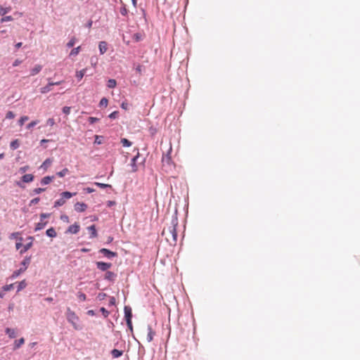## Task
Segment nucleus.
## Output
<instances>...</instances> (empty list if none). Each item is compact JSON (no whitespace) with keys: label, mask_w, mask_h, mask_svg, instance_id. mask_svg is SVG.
I'll return each instance as SVG.
<instances>
[{"label":"nucleus","mask_w":360,"mask_h":360,"mask_svg":"<svg viewBox=\"0 0 360 360\" xmlns=\"http://www.w3.org/2000/svg\"><path fill=\"white\" fill-rule=\"evenodd\" d=\"M154 335H155V333L153 331L152 328L150 327H148V334L146 336V340L148 342H150L153 340Z\"/></svg>","instance_id":"obj_17"},{"label":"nucleus","mask_w":360,"mask_h":360,"mask_svg":"<svg viewBox=\"0 0 360 360\" xmlns=\"http://www.w3.org/2000/svg\"><path fill=\"white\" fill-rule=\"evenodd\" d=\"M124 314H125V319L127 321V326L130 329H132V323H131L132 314H131V309L129 308L128 307H124Z\"/></svg>","instance_id":"obj_4"},{"label":"nucleus","mask_w":360,"mask_h":360,"mask_svg":"<svg viewBox=\"0 0 360 360\" xmlns=\"http://www.w3.org/2000/svg\"><path fill=\"white\" fill-rule=\"evenodd\" d=\"M76 40L75 37H72L67 44V46L69 48L72 47L75 45Z\"/></svg>","instance_id":"obj_37"},{"label":"nucleus","mask_w":360,"mask_h":360,"mask_svg":"<svg viewBox=\"0 0 360 360\" xmlns=\"http://www.w3.org/2000/svg\"><path fill=\"white\" fill-rule=\"evenodd\" d=\"M21 46H22V43H21V42H18V43H17V44H15V47H16L17 49L20 48V47H21Z\"/></svg>","instance_id":"obj_62"},{"label":"nucleus","mask_w":360,"mask_h":360,"mask_svg":"<svg viewBox=\"0 0 360 360\" xmlns=\"http://www.w3.org/2000/svg\"><path fill=\"white\" fill-rule=\"evenodd\" d=\"M108 101L107 98H103L101 101H100V105L101 106H107L108 105Z\"/></svg>","instance_id":"obj_40"},{"label":"nucleus","mask_w":360,"mask_h":360,"mask_svg":"<svg viewBox=\"0 0 360 360\" xmlns=\"http://www.w3.org/2000/svg\"><path fill=\"white\" fill-rule=\"evenodd\" d=\"M65 203V199L60 198L55 202L54 207H60Z\"/></svg>","instance_id":"obj_29"},{"label":"nucleus","mask_w":360,"mask_h":360,"mask_svg":"<svg viewBox=\"0 0 360 360\" xmlns=\"http://www.w3.org/2000/svg\"><path fill=\"white\" fill-rule=\"evenodd\" d=\"M68 173H69V169L68 168H64L63 170H61L60 172H57V175L59 176V177H63L64 176H65Z\"/></svg>","instance_id":"obj_28"},{"label":"nucleus","mask_w":360,"mask_h":360,"mask_svg":"<svg viewBox=\"0 0 360 360\" xmlns=\"http://www.w3.org/2000/svg\"><path fill=\"white\" fill-rule=\"evenodd\" d=\"M61 219L64 221H68V217L66 215L61 216Z\"/></svg>","instance_id":"obj_58"},{"label":"nucleus","mask_w":360,"mask_h":360,"mask_svg":"<svg viewBox=\"0 0 360 360\" xmlns=\"http://www.w3.org/2000/svg\"><path fill=\"white\" fill-rule=\"evenodd\" d=\"M115 205V201H112V200H108V201L107 202V205H108V207H111V206H112V205Z\"/></svg>","instance_id":"obj_56"},{"label":"nucleus","mask_w":360,"mask_h":360,"mask_svg":"<svg viewBox=\"0 0 360 360\" xmlns=\"http://www.w3.org/2000/svg\"><path fill=\"white\" fill-rule=\"evenodd\" d=\"M46 124L51 127L53 126L55 124V121H54L53 118L48 119L46 121Z\"/></svg>","instance_id":"obj_47"},{"label":"nucleus","mask_w":360,"mask_h":360,"mask_svg":"<svg viewBox=\"0 0 360 360\" xmlns=\"http://www.w3.org/2000/svg\"><path fill=\"white\" fill-rule=\"evenodd\" d=\"M77 297L80 301H85L86 300V296L83 292H79Z\"/></svg>","instance_id":"obj_38"},{"label":"nucleus","mask_w":360,"mask_h":360,"mask_svg":"<svg viewBox=\"0 0 360 360\" xmlns=\"http://www.w3.org/2000/svg\"><path fill=\"white\" fill-rule=\"evenodd\" d=\"M117 85V82H116V80L115 79H110L108 81V88H110V89H112V88H115Z\"/></svg>","instance_id":"obj_26"},{"label":"nucleus","mask_w":360,"mask_h":360,"mask_svg":"<svg viewBox=\"0 0 360 360\" xmlns=\"http://www.w3.org/2000/svg\"><path fill=\"white\" fill-rule=\"evenodd\" d=\"M46 301L48 302H52L53 301V298L51 297H48L45 299Z\"/></svg>","instance_id":"obj_64"},{"label":"nucleus","mask_w":360,"mask_h":360,"mask_svg":"<svg viewBox=\"0 0 360 360\" xmlns=\"http://www.w3.org/2000/svg\"><path fill=\"white\" fill-rule=\"evenodd\" d=\"M128 13V10L127 9V8L125 6H123L120 8V13L122 15H126Z\"/></svg>","instance_id":"obj_46"},{"label":"nucleus","mask_w":360,"mask_h":360,"mask_svg":"<svg viewBox=\"0 0 360 360\" xmlns=\"http://www.w3.org/2000/svg\"><path fill=\"white\" fill-rule=\"evenodd\" d=\"M80 50H81V46H80L73 49L70 51V56H77L79 53Z\"/></svg>","instance_id":"obj_30"},{"label":"nucleus","mask_w":360,"mask_h":360,"mask_svg":"<svg viewBox=\"0 0 360 360\" xmlns=\"http://www.w3.org/2000/svg\"><path fill=\"white\" fill-rule=\"evenodd\" d=\"M101 54H103L107 51L108 46L105 41H101L98 45Z\"/></svg>","instance_id":"obj_13"},{"label":"nucleus","mask_w":360,"mask_h":360,"mask_svg":"<svg viewBox=\"0 0 360 360\" xmlns=\"http://www.w3.org/2000/svg\"><path fill=\"white\" fill-rule=\"evenodd\" d=\"M39 123V120H34L32 122H31L30 123H29L27 125V129H31L32 127H34L35 125H37V124Z\"/></svg>","instance_id":"obj_36"},{"label":"nucleus","mask_w":360,"mask_h":360,"mask_svg":"<svg viewBox=\"0 0 360 360\" xmlns=\"http://www.w3.org/2000/svg\"><path fill=\"white\" fill-rule=\"evenodd\" d=\"M15 117V114L12 111L7 112L6 115V118L7 119H13Z\"/></svg>","instance_id":"obj_43"},{"label":"nucleus","mask_w":360,"mask_h":360,"mask_svg":"<svg viewBox=\"0 0 360 360\" xmlns=\"http://www.w3.org/2000/svg\"><path fill=\"white\" fill-rule=\"evenodd\" d=\"M13 284H10V285H6L3 287V289L4 291H8V290H11V289H13Z\"/></svg>","instance_id":"obj_45"},{"label":"nucleus","mask_w":360,"mask_h":360,"mask_svg":"<svg viewBox=\"0 0 360 360\" xmlns=\"http://www.w3.org/2000/svg\"><path fill=\"white\" fill-rule=\"evenodd\" d=\"M39 202V198H35L30 201V205L37 204Z\"/></svg>","instance_id":"obj_51"},{"label":"nucleus","mask_w":360,"mask_h":360,"mask_svg":"<svg viewBox=\"0 0 360 360\" xmlns=\"http://www.w3.org/2000/svg\"><path fill=\"white\" fill-rule=\"evenodd\" d=\"M20 146V141L18 139H15L10 143V147L12 150H15Z\"/></svg>","instance_id":"obj_23"},{"label":"nucleus","mask_w":360,"mask_h":360,"mask_svg":"<svg viewBox=\"0 0 360 360\" xmlns=\"http://www.w3.org/2000/svg\"><path fill=\"white\" fill-rule=\"evenodd\" d=\"M143 65H137V66H136V72H137L139 75H141L142 74V71H143Z\"/></svg>","instance_id":"obj_42"},{"label":"nucleus","mask_w":360,"mask_h":360,"mask_svg":"<svg viewBox=\"0 0 360 360\" xmlns=\"http://www.w3.org/2000/svg\"><path fill=\"white\" fill-rule=\"evenodd\" d=\"M30 260H31V258L30 257H26L23 261L21 262V265L22 266L21 268H20V269L17 270V271H15L12 276H11V278H15L16 277H18L21 273L24 272L28 265L30 264Z\"/></svg>","instance_id":"obj_3"},{"label":"nucleus","mask_w":360,"mask_h":360,"mask_svg":"<svg viewBox=\"0 0 360 360\" xmlns=\"http://www.w3.org/2000/svg\"><path fill=\"white\" fill-rule=\"evenodd\" d=\"M28 120H29L28 116H22L18 120V124L20 126H22L24 124L25 122L27 121Z\"/></svg>","instance_id":"obj_33"},{"label":"nucleus","mask_w":360,"mask_h":360,"mask_svg":"<svg viewBox=\"0 0 360 360\" xmlns=\"http://www.w3.org/2000/svg\"><path fill=\"white\" fill-rule=\"evenodd\" d=\"M176 224H172L169 226L167 229H164L162 231V235H165L166 236V239L167 240H169V237L172 238V240L174 243H176L177 239V233L176 230Z\"/></svg>","instance_id":"obj_2"},{"label":"nucleus","mask_w":360,"mask_h":360,"mask_svg":"<svg viewBox=\"0 0 360 360\" xmlns=\"http://www.w3.org/2000/svg\"><path fill=\"white\" fill-rule=\"evenodd\" d=\"M29 169V166H25V167H22L19 169V172L20 173H25L26 171H27Z\"/></svg>","instance_id":"obj_50"},{"label":"nucleus","mask_w":360,"mask_h":360,"mask_svg":"<svg viewBox=\"0 0 360 360\" xmlns=\"http://www.w3.org/2000/svg\"><path fill=\"white\" fill-rule=\"evenodd\" d=\"M6 333L8 335L10 338H14L16 337V333L14 329L7 328L6 329Z\"/></svg>","instance_id":"obj_21"},{"label":"nucleus","mask_w":360,"mask_h":360,"mask_svg":"<svg viewBox=\"0 0 360 360\" xmlns=\"http://www.w3.org/2000/svg\"><path fill=\"white\" fill-rule=\"evenodd\" d=\"M52 86H53V82H49V84L46 86L41 88V89H40L41 93V94H46V93L49 92L50 91L52 90V89H51Z\"/></svg>","instance_id":"obj_12"},{"label":"nucleus","mask_w":360,"mask_h":360,"mask_svg":"<svg viewBox=\"0 0 360 360\" xmlns=\"http://www.w3.org/2000/svg\"><path fill=\"white\" fill-rule=\"evenodd\" d=\"M96 266L98 269L105 271L112 266V264L103 262H96Z\"/></svg>","instance_id":"obj_6"},{"label":"nucleus","mask_w":360,"mask_h":360,"mask_svg":"<svg viewBox=\"0 0 360 360\" xmlns=\"http://www.w3.org/2000/svg\"><path fill=\"white\" fill-rule=\"evenodd\" d=\"M87 229L89 231L90 233H91V236H90L91 238H94L97 237L98 233H97V231H96L95 225H91V226H89L87 228Z\"/></svg>","instance_id":"obj_11"},{"label":"nucleus","mask_w":360,"mask_h":360,"mask_svg":"<svg viewBox=\"0 0 360 360\" xmlns=\"http://www.w3.org/2000/svg\"><path fill=\"white\" fill-rule=\"evenodd\" d=\"M53 179V176H44L41 181V184H43V185H46V184H49V183L51 182V181Z\"/></svg>","instance_id":"obj_22"},{"label":"nucleus","mask_w":360,"mask_h":360,"mask_svg":"<svg viewBox=\"0 0 360 360\" xmlns=\"http://www.w3.org/2000/svg\"><path fill=\"white\" fill-rule=\"evenodd\" d=\"M46 233L48 236L51 238H54L56 236V232L53 227L47 229Z\"/></svg>","instance_id":"obj_24"},{"label":"nucleus","mask_w":360,"mask_h":360,"mask_svg":"<svg viewBox=\"0 0 360 360\" xmlns=\"http://www.w3.org/2000/svg\"><path fill=\"white\" fill-rule=\"evenodd\" d=\"M118 112L117 111L112 112L110 114L109 117L112 119H115L117 117Z\"/></svg>","instance_id":"obj_52"},{"label":"nucleus","mask_w":360,"mask_h":360,"mask_svg":"<svg viewBox=\"0 0 360 360\" xmlns=\"http://www.w3.org/2000/svg\"><path fill=\"white\" fill-rule=\"evenodd\" d=\"M94 184L97 186H98L101 188H112L111 185L99 183V182H95Z\"/></svg>","instance_id":"obj_32"},{"label":"nucleus","mask_w":360,"mask_h":360,"mask_svg":"<svg viewBox=\"0 0 360 360\" xmlns=\"http://www.w3.org/2000/svg\"><path fill=\"white\" fill-rule=\"evenodd\" d=\"M40 217H41V219H45L46 217H49V214L42 213V214H41Z\"/></svg>","instance_id":"obj_57"},{"label":"nucleus","mask_w":360,"mask_h":360,"mask_svg":"<svg viewBox=\"0 0 360 360\" xmlns=\"http://www.w3.org/2000/svg\"><path fill=\"white\" fill-rule=\"evenodd\" d=\"M84 191H86L89 193H93V192L95 191V190L94 188H90V187L84 188Z\"/></svg>","instance_id":"obj_54"},{"label":"nucleus","mask_w":360,"mask_h":360,"mask_svg":"<svg viewBox=\"0 0 360 360\" xmlns=\"http://www.w3.org/2000/svg\"><path fill=\"white\" fill-rule=\"evenodd\" d=\"M53 162V159L51 158H47L45 160V161L41 164L40 166V168L44 169V171H46L48 168L51 166V165Z\"/></svg>","instance_id":"obj_10"},{"label":"nucleus","mask_w":360,"mask_h":360,"mask_svg":"<svg viewBox=\"0 0 360 360\" xmlns=\"http://www.w3.org/2000/svg\"><path fill=\"white\" fill-rule=\"evenodd\" d=\"M111 354L113 358H118L123 354V351L114 349L111 351Z\"/></svg>","instance_id":"obj_19"},{"label":"nucleus","mask_w":360,"mask_h":360,"mask_svg":"<svg viewBox=\"0 0 360 360\" xmlns=\"http://www.w3.org/2000/svg\"><path fill=\"white\" fill-rule=\"evenodd\" d=\"M76 195V193H72L70 192H68V191H65V192H63L60 195H61V198L65 199V200L66 199H70V198H72L73 195Z\"/></svg>","instance_id":"obj_20"},{"label":"nucleus","mask_w":360,"mask_h":360,"mask_svg":"<svg viewBox=\"0 0 360 360\" xmlns=\"http://www.w3.org/2000/svg\"><path fill=\"white\" fill-rule=\"evenodd\" d=\"M13 20V17L11 15L5 16L1 19V22H4L7 21H12Z\"/></svg>","instance_id":"obj_39"},{"label":"nucleus","mask_w":360,"mask_h":360,"mask_svg":"<svg viewBox=\"0 0 360 360\" xmlns=\"http://www.w3.org/2000/svg\"><path fill=\"white\" fill-rule=\"evenodd\" d=\"M10 10H11L10 8H4V7L0 6V15H6L7 13H8L10 11Z\"/></svg>","instance_id":"obj_35"},{"label":"nucleus","mask_w":360,"mask_h":360,"mask_svg":"<svg viewBox=\"0 0 360 360\" xmlns=\"http://www.w3.org/2000/svg\"><path fill=\"white\" fill-rule=\"evenodd\" d=\"M139 158V154H138L136 156H135V157H134V158H132V160H132V162H133L134 164L135 163V162L136 161V160H137V158Z\"/></svg>","instance_id":"obj_61"},{"label":"nucleus","mask_w":360,"mask_h":360,"mask_svg":"<svg viewBox=\"0 0 360 360\" xmlns=\"http://www.w3.org/2000/svg\"><path fill=\"white\" fill-rule=\"evenodd\" d=\"M98 120L96 117H89V121L91 124H94L95 122L98 121Z\"/></svg>","instance_id":"obj_53"},{"label":"nucleus","mask_w":360,"mask_h":360,"mask_svg":"<svg viewBox=\"0 0 360 360\" xmlns=\"http://www.w3.org/2000/svg\"><path fill=\"white\" fill-rule=\"evenodd\" d=\"M116 277V274L112 271H106L105 274V278L109 281H114Z\"/></svg>","instance_id":"obj_18"},{"label":"nucleus","mask_w":360,"mask_h":360,"mask_svg":"<svg viewBox=\"0 0 360 360\" xmlns=\"http://www.w3.org/2000/svg\"><path fill=\"white\" fill-rule=\"evenodd\" d=\"M36 345H37V342H31V343L29 345V346H30V347H32H32H34Z\"/></svg>","instance_id":"obj_63"},{"label":"nucleus","mask_w":360,"mask_h":360,"mask_svg":"<svg viewBox=\"0 0 360 360\" xmlns=\"http://www.w3.org/2000/svg\"><path fill=\"white\" fill-rule=\"evenodd\" d=\"M134 38L136 41H139V40H140L141 37L139 36V34H134Z\"/></svg>","instance_id":"obj_60"},{"label":"nucleus","mask_w":360,"mask_h":360,"mask_svg":"<svg viewBox=\"0 0 360 360\" xmlns=\"http://www.w3.org/2000/svg\"><path fill=\"white\" fill-rule=\"evenodd\" d=\"M25 343L24 338H21L14 342L13 349H19Z\"/></svg>","instance_id":"obj_14"},{"label":"nucleus","mask_w":360,"mask_h":360,"mask_svg":"<svg viewBox=\"0 0 360 360\" xmlns=\"http://www.w3.org/2000/svg\"><path fill=\"white\" fill-rule=\"evenodd\" d=\"M46 222H43V221L37 223L36 224L35 231H37L44 229V226H46Z\"/></svg>","instance_id":"obj_31"},{"label":"nucleus","mask_w":360,"mask_h":360,"mask_svg":"<svg viewBox=\"0 0 360 360\" xmlns=\"http://www.w3.org/2000/svg\"><path fill=\"white\" fill-rule=\"evenodd\" d=\"M27 285V283L25 280L22 281L19 283L18 286V291H20L21 290L24 289Z\"/></svg>","instance_id":"obj_34"},{"label":"nucleus","mask_w":360,"mask_h":360,"mask_svg":"<svg viewBox=\"0 0 360 360\" xmlns=\"http://www.w3.org/2000/svg\"><path fill=\"white\" fill-rule=\"evenodd\" d=\"M100 252L103 254L104 256L110 258L117 256V253L115 252H112L106 248H102L100 250Z\"/></svg>","instance_id":"obj_9"},{"label":"nucleus","mask_w":360,"mask_h":360,"mask_svg":"<svg viewBox=\"0 0 360 360\" xmlns=\"http://www.w3.org/2000/svg\"><path fill=\"white\" fill-rule=\"evenodd\" d=\"M87 208V205L84 202H77L75 205V210L77 212H84Z\"/></svg>","instance_id":"obj_8"},{"label":"nucleus","mask_w":360,"mask_h":360,"mask_svg":"<svg viewBox=\"0 0 360 360\" xmlns=\"http://www.w3.org/2000/svg\"><path fill=\"white\" fill-rule=\"evenodd\" d=\"M46 189L45 188H34L33 190V192L35 193V194H39L41 193V192H44Z\"/></svg>","instance_id":"obj_44"},{"label":"nucleus","mask_w":360,"mask_h":360,"mask_svg":"<svg viewBox=\"0 0 360 360\" xmlns=\"http://www.w3.org/2000/svg\"><path fill=\"white\" fill-rule=\"evenodd\" d=\"M80 226L77 223H75L74 224L70 226L67 230V233H70L73 234H76L79 231Z\"/></svg>","instance_id":"obj_7"},{"label":"nucleus","mask_w":360,"mask_h":360,"mask_svg":"<svg viewBox=\"0 0 360 360\" xmlns=\"http://www.w3.org/2000/svg\"><path fill=\"white\" fill-rule=\"evenodd\" d=\"M169 160H170L169 157H167H167H163V158H162V162H165V161H166L167 162H169Z\"/></svg>","instance_id":"obj_59"},{"label":"nucleus","mask_w":360,"mask_h":360,"mask_svg":"<svg viewBox=\"0 0 360 360\" xmlns=\"http://www.w3.org/2000/svg\"><path fill=\"white\" fill-rule=\"evenodd\" d=\"M101 311L105 317H107L108 316L109 312L104 307L101 308Z\"/></svg>","instance_id":"obj_49"},{"label":"nucleus","mask_w":360,"mask_h":360,"mask_svg":"<svg viewBox=\"0 0 360 360\" xmlns=\"http://www.w3.org/2000/svg\"><path fill=\"white\" fill-rule=\"evenodd\" d=\"M86 69H82L76 72V77L78 79V80H81L83 78L86 73Z\"/></svg>","instance_id":"obj_25"},{"label":"nucleus","mask_w":360,"mask_h":360,"mask_svg":"<svg viewBox=\"0 0 360 360\" xmlns=\"http://www.w3.org/2000/svg\"><path fill=\"white\" fill-rule=\"evenodd\" d=\"M63 112L66 115H69L70 113V107L65 106L63 108Z\"/></svg>","instance_id":"obj_48"},{"label":"nucleus","mask_w":360,"mask_h":360,"mask_svg":"<svg viewBox=\"0 0 360 360\" xmlns=\"http://www.w3.org/2000/svg\"><path fill=\"white\" fill-rule=\"evenodd\" d=\"M121 143L124 147H129L132 144L131 141L125 138L121 139Z\"/></svg>","instance_id":"obj_27"},{"label":"nucleus","mask_w":360,"mask_h":360,"mask_svg":"<svg viewBox=\"0 0 360 360\" xmlns=\"http://www.w3.org/2000/svg\"><path fill=\"white\" fill-rule=\"evenodd\" d=\"M34 179V176L31 174H25L22 176V181L25 183L32 182Z\"/></svg>","instance_id":"obj_15"},{"label":"nucleus","mask_w":360,"mask_h":360,"mask_svg":"<svg viewBox=\"0 0 360 360\" xmlns=\"http://www.w3.org/2000/svg\"><path fill=\"white\" fill-rule=\"evenodd\" d=\"M15 248L17 250H19L20 248H22V243L21 242H17L15 244Z\"/></svg>","instance_id":"obj_55"},{"label":"nucleus","mask_w":360,"mask_h":360,"mask_svg":"<svg viewBox=\"0 0 360 360\" xmlns=\"http://www.w3.org/2000/svg\"><path fill=\"white\" fill-rule=\"evenodd\" d=\"M42 69V66L41 65H35L30 71V75L32 76H34L38 74Z\"/></svg>","instance_id":"obj_16"},{"label":"nucleus","mask_w":360,"mask_h":360,"mask_svg":"<svg viewBox=\"0 0 360 360\" xmlns=\"http://www.w3.org/2000/svg\"><path fill=\"white\" fill-rule=\"evenodd\" d=\"M66 319L68 321L69 323H70L73 328L75 330H79L80 327L78 325L79 321V317L77 316V314L75 313V311H72L70 308H68L65 312Z\"/></svg>","instance_id":"obj_1"},{"label":"nucleus","mask_w":360,"mask_h":360,"mask_svg":"<svg viewBox=\"0 0 360 360\" xmlns=\"http://www.w3.org/2000/svg\"><path fill=\"white\" fill-rule=\"evenodd\" d=\"M27 240H28L29 242L25 245H22V248L20 250V254H23L24 252L30 250L32 246L34 238L32 236H29L27 238Z\"/></svg>","instance_id":"obj_5"},{"label":"nucleus","mask_w":360,"mask_h":360,"mask_svg":"<svg viewBox=\"0 0 360 360\" xmlns=\"http://www.w3.org/2000/svg\"><path fill=\"white\" fill-rule=\"evenodd\" d=\"M20 236V232H14L10 235L9 238L10 239L18 238Z\"/></svg>","instance_id":"obj_41"}]
</instances>
